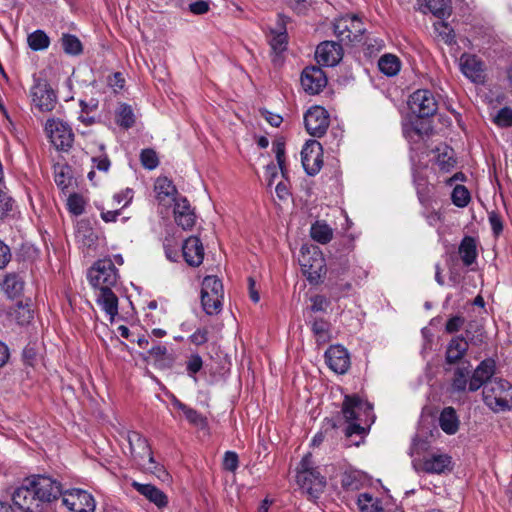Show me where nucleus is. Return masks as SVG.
Here are the masks:
<instances>
[{"mask_svg":"<svg viewBox=\"0 0 512 512\" xmlns=\"http://www.w3.org/2000/svg\"><path fill=\"white\" fill-rule=\"evenodd\" d=\"M61 496L60 482L47 475L34 474L14 490L12 501L22 512H56Z\"/></svg>","mask_w":512,"mask_h":512,"instance_id":"nucleus-1","label":"nucleus"},{"mask_svg":"<svg viewBox=\"0 0 512 512\" xmlns=\"http://www.w3.org/2000/svg\"><path fill=\"white\" fill-rule=\"evenodd\" d=\"M88 280L96 293V303L110 316L113 321L118 314V297L113 287L118 283L119 274L110 258L97 260L88 270Z\"/></svg>","mask_w":512,"mask_h":512,"instance_id":"nucleus-2","label":"nucleus"},{"mask_svg":"<svg viewBox=\"0 0 512 512\" xmlns=\"http://www.w3.org/2000/svg\"><path fill=\"white\" fill-rule=\"evenodd\" d=\"M311 458L310 453L302 458L297 467L296 482L310 497L318 498L326 486V479Z\"/></svg>","mask_w":512,"mask_h":512,"instance_id":"nucleus-3","label":"nucleus"},{"mask_svg":"<svg viewBox=\"0 0 512 512\" xmlns=\"http://www.w3.org/2000/svg\"><path fill=\"white\" fill-rule=\"evenodd\" d=\"M483 400L493 411H504L512 405V385L504 379L489 381L483 390Z\"/></svg>","mask_w":512,"mask_h":512,"instance_id":"nucleus-4","label":"nucleus"},{"mask_svg":"<svg viewBox=\"0 0 512 512\" xmlns=\"http://www.w3.org/2000/svg\"><path fill=\"white\" fill-rule=\"evenodd\" d=\"M224 297L223 284L215 276H206L202 282L201 305L208 315H216L222 310Z\"/></svg>","mask_w":512,"mask_h":512,"instance_id":"nucleus-5","label":"nucleus"},{"mask_svg":"<svg viewBox=\"0 0 512 512\" xmlns=\"http://www.w3.org/2000/svg\"><path fill=\"white\" fill-rule=\"evenodd\" d=\"M299 263L310 283H317L326 273V262L318 247L302 248Z\"/></svg>","mask_w":512,"mask_h":512,"instance_id":"nucleus-6","label":"nucleus"},{"mask_svg":"<svg viewBox=\"0 0 512 512\" xmlns=\"http://www.w3.org/2000/svg\"><path fill=\"white\" fill-rule=\"evenodd\" d=\"M30 96L34 107L40 112H50L57 104L56 93L45 79L34 80Z\"/></svg>","mask_w":512,"mask_h":512,"instance_id":"nucleus-7","label":"nucleus"},{"mask_svg":"<svg viewBox=\"0 0 512 512\" xmlns=\"http://www.w3.org/2000/svg\"><path fill=\"white\" fill-rule=\"evenodd\" d=\"M127 440L132 456L143 466H146L144 460L147 459L149 463L147 469L156 474L157 470H160V468H158L154 460L147 439L136 431H130L127 434Z\"/></svg>","mask_w":512,"mask_h":512,"instance_id":"nucleus-8","label":"nucleus"},{"mask_svg":"<svg viewBox=\"0 0 512 512\" xmlns=\"http://www.w3.org/2000/svg\"><path fill=\"white\" fill-rule=\"evenodd\" d=\"M408 105L410 110L420 118L433 116L438 109L437 100L428 89H419L413 92Z\"/></svg>","mask_w":512,"mask_h":512,"instance_id":"nucleus-9","label":"nucleus"},{"mask_svg":"<svg viewBox=\"0 0 512 512\" xmlns=\"http://www.w3.org/2000/svg\"><path fill=\"white\" fill-rule=\"evenodd\" d=\"M45 130L57 150H68L74 140V134L70 126L61 120L49 119L46 122Z\"/></svg>","mask_w":512,"mask_h":512,"instance_id":"nucleus-10","label":"nucleus"},{"mask_svg":"<svg viewBox=\"0 0 512 512\" xmlns=\"http://www.w3.org/2000/svg\"><path fill=\"white\" fill-rule=\"evenodd\" d=\"M364 31L363 23L356 15L340 17L334 23V33L340 41H360Z\"/></svg>","mask_w":512,"mask_h":512,"instance_id":"nucleus-11","label":"nucleus"},{"mask_svg":"<svg viewBox=\"0 0 512 512\" xmlns=\"http://www.w3.org/2000/svg\"><path fill=\"white\" fill-rule=\"evenodd\" d=\"M373 407L358 395H346L342 403V414L346 422L363 421L362 417H369Z\"/></svg>","mask_w":512,"mask_h":512,"instance_id":"nucleus-12","label":"nucleus"},{"mask_svg":"<svg viewBox=\"0 0 512 512\" xmlns=\"http://www.w3.org/2000/svg\"><path fill=\"white\" fill-rule=\"evenodd\" d=\"M62 503L73 512H94L96 503L93 496L85 490L72 489L62 492Z\"/></svg>","mask_w":512,"mask_h":512,"instance_id":"nucleus-13","label":"nucleus"},{"mask_svg":"<svg viewBox=\"0 0 512 512\" xmlns=\"http://www.w3.org/2000/svg\"><path fill=\"white\" fill-rule=\"evenodd\" d=\"M304 124L311 136L321 137L329 126V115L323 107L314 106L305 113Z\"/></svg>","mask_w":512,"mask_h":512,"instance_id":"nucleus-14","label":"nucleus"},{"mask_svg":"<svg viewBox=\"0 0 512 512\" xmlns=\"http://www.w3.org/2000/svg\"><path fill=\"white\" fill-rule=\"evenodd\" d=\"M302 165L308 175L317 174L323 164L322 146L316 140L307 141L301 151Z\"/></svg>","mask_w":512,"mask_h":512,"instance_id":"nucleus-15","label":"nucleus"},{"mask_svg":"<svg viewBox=\"0 0 512 512\" xmlns=\"http://www.w3.org/2000/svg\"><path fill=\"white\" fill-rule=\"evenodd\" d=\"M301 85L306 93L315 95L326 87L327 77L321 68L307 67L302 72Z\"/></svg>","mask_w":512,"mask_h":512,"instance_id":"nucleus-16","label":"nucleus"},{"mask_svg":"<svg viewBox=\"0 0 512 512\" xmlns=\"http://www.w3.org/2000/svg\"><path fill=\"white\" fill-rule=\"evenodd\" d=\"M343 50L339 43L324 41L320 43L315 52V58L320 65L332 67L342 59Z\"/></svg>","mask_w":512,"mask_h":512,"instance_id":"nucleus-17","label":"nucleus"},{"mask_svg":"<svg viewBox=\"0 0 512 512\" xmlns=\"http://www.w3.org/2000/svg\"><path fill=\"white\" fill-rule=\"evenodd\" d=\"M326 363L337 374H344L350 367L348 351L341 345L331 346L325 352Z\"/></svg>","mask_w":512,"mask_h":512,"instance_id":"nucleus-18","label":"nucleus"},{"mask_svg":"<svg viewBox=\"0 0 512 512\" xmlns=\"http://www.w3.org/2000/svg\"><path fill=\"white\" fill-rule=\"evenodd\" d=\"M452 457L446 453H432L422 462V471L428 474H443L452 470Z\"/></svg>","mask_w":512,"mask_h":512,"instance_id":"nucleus-19","label":"nucleus"},{"mask_svg":"<svg viewBox=\"0 0 512 512\" xmlns=\"http://www.w3.org/2000/svg\"><path fill=\"white\" fill-rule=\"evenodd\" d=\"M495 361L491 358L481 361L469 379V391H477L491 379L495 373Z\"/></svg>","mask_w":512,"mask_h":512,"instance_id":"nucleus-20","label":"nucleus"},{"mask_svg":"<svg viewBox=\"0 0 512 512\" xmlns=\"http://www.w3.org/2000/svg\"><path fill=\"white\" fill-rule=\"evenodd\" d=\"M173 213L175 222L184 230H189L194 226L196 216L189 201L185 197L179 196L178 199L175 200Z\"/></svg>","mask_w":512,"mask_h":512,"instance_id":"nucleus-21","label":"nucleus"},{"mask_svg":"<svg viewBox=\"0 0 512 512\" xmlns=\"http://www.w3.org/2000/svg\"><path fill=\"white\" fill-rule=\"evenodd\" d=\"M468 349V341L462 334L452 337L446 347L445 363L450 366L455 364L461 365Z\"/></svg>","mask_w":512,"mask_h":512,"instance_id":"nucleus-22","label":"nucleus"},{"mask_svg":"<svg viewBox=\"0 0 512 512\" xmlns=\"http://www.w3.org/2000/svg\"><path fill=\"white\" fill-rule=\"evenodd\" d=\"M182 253L187 264L192 267H198L203 262L204 247L196 236H191L184 241Z\"/></svg>","mask_w":512,"mask_h":512,"instance_id":"nucleus-23","label":"nucleus"},{"mask_svg":"<svg viewBox=\"0 0 512 512\" xmlns=\"http://www.w3.org/2000/svg\"><path fill=\"white\" fill-rule=\"evenodd\" d=\"M288 18L282 14L277 15L276 27L271 29V37L269 39L270 46L275 53H281L287 47L286 24Z\"/></svg>","mask_w":512,"mask_h":512,"instance_id":"nucleus-24","label":"nucleus"},{"mask_svg":"<svg viewBox=\"0 0 512 512\" xmlns=\"http://www.w3.org/2000/svg\"><path fill=\"white\" fill-rule=\"evenodd\" d=\"M2 291L9 299L19 298L24 291V277L18 272L7 273L0 284Z\"/></svg>","mask_w":512,"mask_h":512,"instance_id":"nucleus-25","label":"nucleus"},{"mask_svg":"<svg viewBox=\"0 0 512 512\" xmlns=\"http://www.w3.org/2000/svg\"><path fill=\"white\" fill-rule=\"evenodd\" d=\"M460 69L473 82L483 78V63L475 55L463 54L460 58Z\"/></svg>","mask_w":512,"mask_h":512,"instance_id":"nucleus-26","label":"nucleus"},{"mask_svg":"<svg viewBox=\"0 0 512 512\" xmlns=\"http://www.w3.org/2000/svg\"><path fill=\"white\" fill-rule=\"evenodd\" d=\"M132 487L150 502L154 503L158 508H163L168 504V497L159 488L152 484H142L134 481Z\"/></svg>","mask_w":512,"mask_h":512,"instance_id":"nucleus-27","label":"nucleus"},{"mask_svg":"<svg viewBox=\"0 0 512 512\" xmlns=\"http://www.w3.org/2000/svg\"><path fill=\"white\" fill-rule=\"evenodd\" d=\"M155 192L158 202L166 205L169 201L175 202L178 199L177 189L173 182L167 177H158L155 182Z\"/></svg>","mask_w":512,"mask_h":512,"instance_id":"nucleus-28","label":"nucleus"},{"mask_svg":"<svg viewBox=\"0 0 512 512\" xmlns=\"http://www.w3.org/2000/svg\"><path fill=\"white\" fill-rule=\"evenodd\" d=\"M471 363L464 361L459 365L455 371L451 382V387L455 392L466 391L467 385L469 386V376L471 373Z\"/></svg>","mask_w":512,"mask_h":512,"instance_id":"nucleus-29","label":"nucleus"},{"mask_svg":"<svg viewBox=\"0 0 512 512\" xmlns=\"http://www.w3.org/2000/svg\"><path fill=\"white\" fill-rule=\"evenodd\" d=\"M458 253L463 264L467 267L471 266L478 255L476 240L471 236H465L460 242Z\"/></svg>","mask_w":512,"mask_h":512,"instance_id":"nucleus-30","label":"nucleus"},{"mask_svg":"<svg viewBox=\"0 0 512 512\" xmlns=\"http://www.w3.org/2000/svg\"><path fill=\"white\" fill-rule=\"evenodd\" d=\"M439 426L448 435L455 434L459 429V419L453 407H445L439 416Z\"/></svg>","mask_w":512,"mask_h":512,"instance_id":"nucleus-31","label":"nucleus"},{"mask_svg":"<svg viewBox=\"0 0 512 512\" xmlns=\"http://www.w3.org/2000/svg\"><path fill=\"white\" fill-rule=\"evenodd\" d=\"M378 67L383 74L392 77L399 73L401 69V61L393 54H384L378 61Z\"/></svg>","mask_w":512,"mask_h":512,"instance_id":"nucleus-32","label":"nucleus"},{"mask_svg":"<svg viewBox=\"0 0 512 512\" xmlns=\"http://www.w3.org/2000/svg\"><path fill=\"white\" fill-rule=\"evenodd\" d=\"M310 235L316 242L327 244L333 237V230L326 222L316 221L311 226Z\"/></svg>","mask_w":512,"mask_h":512,"instance_id":"nucleus-33","label":"nucleus"},{"mask_svg":"<svg viewBox=\"0 0 512 512\" xmlns=\"http://www.w3.org/2000/svg\"><path fill=\"white\" fill-rule=\"evenodd\" d=\"M7 315L21 326L29 324L33 319L32 310L28 305H23L22 302L17 303L12 310L7 312Z\"/></svg>","mask_w":512,"mask_h":512,"instance_id":"nucleus-34","label":"nucleus"},{"mask_svg":"<svg viewBox=\"0 0 512 512\" xmlns=\"http://www.w3.org/2000/svg\"><path fill=\"white\" fill-rule=\"evenodd\" d=\"M464 334L463 336L468 341V345L481 346L485 342L483 328L476 322L471 321L467 323Z\"/></svg>","mask_w":512,"mask_h":512,"instance_id":"nucleus-35","label":"nucleus"},{"mask_svg":"<svg viewBox=\"0 0 512 512\" xmlns=\"http://www.w3.org/2000/svg\"><path fill=\"white\" fill-rule=\"evenodd\" d=\"M414 184L418 196V200L424 208H432L433 198L431 188L422 178L414 177Z\"/></svg>","mask_w":512,"mask_h":512,"instance_id":"nucleus-36","label":"nucleus"},{"mask_svg":"<svg viewBox=\"0 0 512 512\" xmlns=\"http://www.w3.org/2000/svg\"><path fill=\"white\" fill-rule=\"evenodd\" d=\"M357 505L361 512H383L381 501L369 493H361L358 496Z\"/></svg>","mask_w":512,"mask_h":512,"instance_id":"nucleus-37","label":"nucleus"},{"mask_svg":"<svg viewBox=\"0 0 512 512\" xmlns=\"http://www.w3.org/2000/svg\"><path fill=\"white\" fill-rule=\"evenodd\" d=\"M28 46L33 51L45 50L50 45V38L43 30H36L27 37Z\"/></svg>","mask_w":512,"mask_h":512,"instance_id":"nucleus-38","label":"nucleus"},{"mask_svg":"<svg viewBox=\"0 0 512 512\" xmlns=\"http://www.w3.org/2000/svg\"><path fill=\"white\" fill-rule=\"evenodd\" d=\"M116 122L125 129L131 128L135 124V115L130 105L123 103L118 107Z\"/></svg>","mask_w":512,"mask_h":512,"instance_id":"nucleus-39","label":"nucleus"},{"mask_svg":"<svg viewBox=\"0 0 512 512\" xmlns=\"http://www.w3.org/2000/svg\"><path fill=\"white\" fill-rule=\"evenodd\" d=\"M434 31L437 36L448 45L454 44L455 41V33L453 28L446 22L442 20H438L433 25Z\"/></svg>","mask_w":512,"mask_h":512,"instance_id":"nucleus-40","label":"nucleus"},{"mask_svg":"<svg viewBox=\"0 0 512 512\" xmlns=\"http://www.w3.org/2000/svg\"><path fill=\"white\" fill-rule=\"evenodd\" d=\"M61 44L64 52L67 54L79 55L82 52V43L75 35L63 34Z\"/></svg>","mask_w":512,"mask_h":512,"instance_id":"nucleus-41","label":"nucleus"},{"mask_svg":"<svg viewBox=\"0 0 512 512\" xmlns=\"http://www.w3.org/2000/svg\"><path fill=\"white\" fill-rule=\"evenodd\" d=\"M436 164L442 171H450L456 164L454 158V151L446 147L443 152H440L436 159Z\"/></svg>","mask_w":512,"mask_h":512,"instance_id":"nucleus-42","label":"nucleus"},{"mask_svg":"<svg viewBox=\"0 0 512 512\" xmlns=\"http://www.w3.org/2000/svg\"><path fill=\"white\" fill-rule=\"evenodd\" d=\"M452 202L455 206L466 207L471 199L470 192L463 185H456L451 194Z\"/></svg>","mask_w":512,"mask_h":512,"instance_id":"nucleus-43","label":"nucleus"},{"mask_svg":"<svg viewBox=\"0 0 512 512\" xmlns=\"http://www.w3.org/2000/svg\"><path fill=\"white\" fill-rule=\"evenodd\" d=\"M425 2L430 12L439 18L449 14V0H425Z\"/></svg>","mask_w":512,"mask_h":512,"instance_id":"nucleus-44","label":"nucleus"},{"mask_svg":"<svg viewBox=\"0 0 512 512\" xmlns=\"http://www.w3.org/2000/svg\"><path fill=\"white\" fill-rule=\"evenodd\" d=\"M311 329L317 338V341L325 342L328 339L329 324L324 319H314L311 324Z\"/></svg>","mask_w":512,"mask_h":512,"instance_id":"nucleus-45","label":"nucleus"},{"mask_svg":"<svg viewBox=\"0 0 512 512\" xmlns=\"http://www.w3.org/2000/svg\"><path fill=\"white\" fill-rule=\"evenodd\" d=\"M97 147L100 154L93 156L92 162L99 171L107 172L110 168L111 162L105 153V145L103 143H99Z\"/></svg>","mask_w":512,"mask_h":512,"instance_id":"nucleus-46","label":"nucleus"},{"mask_svg":"<svg viewBox=\"0 0 512 512\" xmlns=\"http://www.w3.org/2000/svg\"><path fill=\"white\" fill-rule=\"evenodd\" d=\"M179 409L182 410L184 413L186 419L193 425L196 426H204L205 425V418L195 409L188 407L187 405L183 403L178 404Z\"/></svg>","mask_w":512,"mask_h":512,"instance_id":"nucleus-47","label":"nucleus"},{"mask_svg":"<svg viewBox=\"0 0 512 512\" xmlns=\"http://www.w3.org/2000/svg\"><path fill=\"white\" fill-rule=\"evenodd\" d=\"M140 161L143 167L149 170L155 169L159 164L157 154L153 149H143L140 154Z\"/></svg>","mask_w":512,"mask_h":512,"instance_id":"nucleus-48","label":"nucleus"},{"mask_svg":"<svg viewBox=\"0 0 512 512\" xmlns=\"http://www.w3.org/2000/svg\"><path fill=\"white\" fill-rule=\"evenodd\" d=\"M273 149L276 154V160L281 170V174L284 178H287V169L285 166V146L282 142H276L273 144Z\"/></svg>","mask_w":512,"mask_h":512,"instance_id":"nucleus-49","label":"nucleus"},{"mask_svg":"<svg viewBox=\"0 0 512 512\" xmlns=\"http://www.w3.org/2000/svg\"><path fill=\"white\" fill-rule=\"evenodd\" d=\"M67 206L74 215H80L84 212V201L78 194H72L68 197Z\"/></svg>","mask_w":512,"mask_h":512,"instance_id":"nucleus-50","label":"nucleus"},{"mask_svg":"<svg viewBox=\"0 0 512 512\" xmlns=\"http://www.w3.org/2000/svg\"><path fill=\"white\" fill-rule=\"evenodd\" d=\"M465 318L461 315H454L450 317L445 324V332L448 334H454L460 331L465 325Z\"/></svg>","mask_w":512,"mask_h":512,"instance_id":"nucleus-51","label":"nucleus"},{"mask_svg":"<svg viewBox=\"0 0 512 512\" xmlns=\"http://www.w3.org/2000/svg\"><path fill=\"white\" fill-rule=\"evenodd\" d=\"M488 220L494 236H499L503 232V220L501 215L496 211H490Z\"/></svg>","mask_w":512,"mask_h":512,"instance_id":"nucleus-52","label":"nucleus"},{"mask_svg":"<svg viewBox=\"0 0 512 512\" xmlns=\"http://www.w3.org/2000/svg\"><path fill=\"white\" fill-rule=\"evenodd\" d=\"M202 366L203 361L199 354H192L186 363V369L190 376H194L198 373L202 369Z\"/></svg>","mask_w":512,"mask_h":512,"instance_id":"nucleus-53","label":"nucleus"},{"mask_svg":"<svg viewBox=\"0 0 512 512\" xmlns=\"http://www.w3.org/2000/svg\"><path fill=\"white\" fill-rule=\"evenodd\" d=\"M238 455L233 451H227L224 454L223 468L227 471L234 472L238 468Z\"/></svg>","mask_w":512,"mask_h":512,"instance_id":"nucleus-54","label":"nucleus"},{"mask_svg":"<svg viewBox=\"0 0 512 512\" xmlns=\"http://www.w3.org/2000/svg\"><path fill=\"white\" fill-rule=\"evenodd\" d=\"M208 334L209 332L207 328H198L192 335H190L189 340L192 344L201 346L208 341Z\"/></svg>","mask_w":512,"mask_h":512,"instance_id":"nucleus-55","label":"nucleus"},{"mask_svg":"<svg viewBox=\"0 0 512 512\" xmlns=\"http://www.w3.org/2000/svg\"><path fill=\"white\" fill-rule=\"evenodd\" d=\"M210 3L207 0H198L189 4V10L195 15H202L209 11Z\"/></svg>","mask_w":512,"mask_h":512,"instance_id":"nucleus-56","label":"nucleus"},{"mask_svg":"<svg viewBox=\"0 0 512 512\" xmlns=\"http://www.w3.org/2000/svg\"><path fill=\"white\" fill-rule=\"evenodd\" d=\"M362 421H350L347 422L348 426L345 430V435L351 437L353 435L363 436L366 433V429L361 425Z\"/></svg>","mask_w":512,"mask_h":512,"instance_id":"nucleus-57","label":"nucleus"},{"mask_svg":"<svg viewBox=\"0 0 512 512\" xmlns=\"http://www.w3.org/2000/svg\"><path fill=\"white\" fill-rule=\"evenodd\" d=\"M496 122L503 126H512V109L502 108L496 116Z\"/></svg>","mask_w":512,"mask_h":512,"instance_id":"nucleus-58","label":"nucleus"},{"mask_svg":"<svg viewBox=\"0 0 512 512\" xmlns=\"http://www.w3.org/2000/svg\"><path fill=\"white\" fill-rule=\"evenodd\" d=\"M423 216L430 226H435L443 220L441 213L435 209L425 208Z\"/></svg>","mask_w":512,"mask_h":512,"instance_id":"nucleus-59","label":"nucleus"},{"mask_svg":"<svg viewBox=\"0 0 512 512\" xmlns=\"http://www.w3.org/2000/svg\"><path fill=\"white\" fill-rule=\"evenodd\" d=\"M167 348L166 346L162 345V344H156L154 346H152L149 350H148V353L151 357H153L156 361H161V360H165L166 359V356H167Z\"/></svg>","mask_w":512,"mask_h":512,"instance_id":"nucleus-60","label":"nucleus"},{"mask_svg":"<svg viewBox=\"0 0 512 512\" xmlns=\"http://www.w3.org/2000/svg\"><path fill=\"white\" fill-rule=\"evenodd\" d=\"M12 209V199L7 193L0 191V219Z\"/></svg>","mask_w":512,"mask_h":512,"instance_id":"nucleus-61","label":"nucleus"},{"mask_svg":"<svg viewBox=\"0 0 512 512\" xmlns=\"http://www.w3.org/2000/svg\"><path fill=\"white\" fill-rule=\"evenodd\" d=\"M11 250L2 240H0V269H4L11 261Z\"/></svg>","mask_w":512,"mask_h":512,"instance_id":"nucleus-62","label":"nucleus"},{"mask_svg":"<svg viewBox=\"0 0 512 512\" xmlns=\"http://www.w3.org/2000/svg\"><path fill=\"white\" fill-rule=\"evenodd\" d=\"M311 302V310L314 312L325 311L329 304L328 300L322 295L312 297Z\"/></svg>","mask_w":512,"mask_h":512,"instance_id":"nucleus-63","label":"nucleus"},{"mask_svg":"<svg viewBox=\"0 0 512 512\" xmlns=\"http://www.w3.org/2000/svg\"><path fill=\"white\" fill-rule=\"evenodd\" d=\"M113 199L118 204H120L121 202L124 201L123 207H126L133 199V190L130 188H127L124 191H121L120 193L115 194Z\"/></svg>","mask_w":512,"mask_h":512,"instance_id":"nucleus-64","label":"nucleus"}]
</instances>
